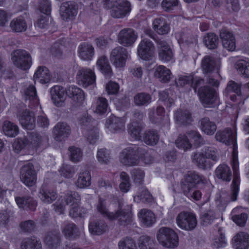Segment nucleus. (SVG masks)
Listing matches in <instances>:
<instances>
[{"mask_svg":"<svg viewBox=\"0 0 249 249\" xmlns=\"http://www.w3.org/2000/svg\"><path fill=\"white\" fill-rule=\"evenodd\" d=\"M132 214L129 209H119L112 215L110 216V220H117L118 223L121 225H126L131 221Z\"/></svg>","mask_w":249,"mask_h":249,"instance_id":"5701e85b","label":"nucleus"},{"mask_svg":"<svg viewBox=\"0 0 249 249\" xmlns=\"http://www.w3.org/2000/svg\"><path fill=\"white\" fill-rule=\"evenodd\" d=\"M155 48L153 42L144 38L139 43L137 52L140 57L144 60L150 59L154 55Z\"/></svg>","mask_w":249,"mask_h":249,"instance_id":"dca6fc26","label":"nucleus"},{"mask_svg":"<svg viewBox=\"0 0 249 249\" xmlns=\"http://www.w3.org/2000/svg\"><path fill=\"white\" fill-rule=\"evenodd\" d=\"M97 158L99 162L107 163L110 160L109 151L105 148H101L97 151Z\"/></svg>","mask_w":249,"mask_h":249,"instance_id":"0e129e2a","label":"nucleus"},{"mask_svg":"<svg viewBox=\"0 0 249 249\" xmlns=\"http://www.w3.org/2000/svg\"><path fill=\"white\" fill-rule=\"evenodd\" d=\"M2 129L4 134L10 137L16 136L19 131L18 125L8 120L3 121Z\"/></svg>","mask_w":249,"mask_h":249,"instance_id":"49530a36","label":"nucleus"},{"mask_svg":"<svg viewBox=\"0 0 249 249\" xmlns=\"http://www.w3.org/2000/svg\"><path fill=\"white\" fill-rule=\"evenodd\" d=\"M158 49L159 59L163 62H168L173 59V52L168 43L162 39L155 40Z\"/></svg>","mask_w":249,"mask_h":249,"instance_id":"a211bd4d","label":"nucleus"},{"mask_svg":"<svg viewBox=\"0 0 249 249\" xmlns=\"http://www.w3.org/2000/svg\"><path fill=\"white\" fill-rule=\"evenodd\" d=\"M235 68L244 77H249V61L244 60H238L235 64Z\"/></svg>","mask_w":249,"mask_h":249,"instance_id":"4d7b16f0","label":"nucleus"},{"mask_svg":"<svg viewBox=\"0 0 249 249\" xmlns=\"http://www.w3.org/2000/svg\"><path fill=\"white\" fill-rule=\"evenodd\" d=\"M44 242L51 249H56L61 244L60 233L55 231L48 232L45 237Z\"/></svg>","mask_w":249,"mask_h":249,"instance_id":"c756f323","label":"nucleus"},{"mask_svg":"<svg viewBox=\"0 0 249 249\" xmlns=\"http://www.w3.org/2000/svg\"><path fill=\"white\" fill-rule=\"evenodd\" d=\"M141 150V148L126 147L120 153L119 160L125 166H136L139 164L140 157L138 152Z\"/></svg>","mask_w":249,"mask_h":249,"instance_id":"6e6552de","label":"nucleus"},{"mask_svg":"<svg viewBox=\"0 0 249 249\" xmlns=\"http://www.w3.org/2000/svg\"><path fill=\"white\" fill-rule=\"evenodd\" d=\"M179 39L182 42L187 44H196L197 39L196 35L193 34L190 31L183 30L179 35Z\"/></svg>","mask_w":249,"mask_h":249,"instance_id":"6e6d98bb","label":"nucleus"},{"mask_svg":"<svg viewBox=\"0 0 249 249\" xmlns=\"http://www.w3.org/2000/svg\"><path fill=\"white\" fill-rule=\"evenodd\" d=\"M11 60L16 67L24 71L28 70L32 63L30 54L23 50H17L12 52Z\"/></svg>","mask_w":249,"mask_h":249,"instance_id":"0eeeda50","label":"nucleus"},{"mask_svg":"<svg viewBox=\"0 0 249 249\" xmlns=\"http://www.w3.org/2000/svg\"><path fill=\"white\" fill-rule=\"evenodd\" d=\"M78 13V6L72 1L63 2L60 8V14L64 20H68L74 18Z\"/></svg>","mask_w":249,"mask_h":249,"instance_id":"6ab92c4d","label":"nucleus"},{"mask_svg":"<svg viewBox=\"0 0 249 249\" xmlns=\"http://www.w3.org/2000/svg\"><path fill=\"white\" fill-rule=\"evenodd\" d=\"M49 141L48 137L45 134L41 135L33 133L31 136V143L35 147H46Z\"/></svg>","mask_w":249,"mask_h":249,"instance_id":"de8ad7c7","label":"nucleus"},{"mask_svg":"<svg viewBox=\"0 0 249 249\" xmlns=\"http://www.w3.org/2000/svg\"><path fill=\"white\" fill-rule=\"evenodd\" d=\"M68 150L69 158L72 162L76 163L82 160L83 153L79 148L71 146L69 148Z\"/></svg>","mask_w":249,"mask_h":249,"instance_id":"052dcab7","label":"nucleus"},{"mask_svg":"<svg viewBox=\"0 0 249 249\" xmlns=\"http://www.w3.org/2000/svg\"><path fill=\"white\" fill-rule=\"evenodd\" d=\"M156 237L159 244L164 248L173 249L178 246V236L177 233L170 228H160L157 231Z\"/></svg>","mask_w":249,"mask_h":249,"instance_id":"39448f33","label":"nucleus"},{"mask_svg":"<svg viewBox=\"0 0 249 249\" xmlns=\"http://www.w3.org/2000/svg\"><path fill=\"white\" fill-rule=\"evenodd\" d=\"M34 79L35 83L37 82L41 84H47L51 81L52 75L46 67L39 66L34 74Z\"/></svg>","mask_w":249,"mask_h":249,"instance_id":"bb28decb","label":"nucleus"},{"mask_svg":"<svg viewBox=\"0 0 249 249\" xmlns=\"http://www.w3.org/2000/svg\"><path fill=\"white\" fill-rule=\"evenodd\" d=\"M216 177L223 181L229 182L231 178V171L229 166L221 164L217 167L215 171Z\"/></svg>","mask_w":249,"mask_h":249,"instance_id":"c9c22d12","label":"nucleus"},{"mask_svg":"<svg viewBox=\"0 0 249 249\" xmlns=\"http://www.w3.org/2000/svg\"><path fill=\"white\" fill-rule=\"evenodd\" d=\"M87 213V210L83 207H80L79 203H74L70 210L69 214L73 218L82 217Z\"/></svg>","mask_w":249,"mask_h":249,"instance_id":"e2e57ef3","label":"nucleus"},{"mask_svg":"<svg viewBox=\"0 0 249 249\" xmlns=\"http://www.w3.org/2000/svg\"><path fill=\"white\" fill-rule=\"evenodd\" d=\"M9 27L14 33H23L27 29V23L24 17L19 16L11 20Z\"/></svg>","mask_w":249,"mask_h":249,"instance_id":"c85d7f7f","label":"nucleus"},{"mask_svg":"<svg viewBox=\"0 0 249 249\" xmlns=\"http://www.w3.org/2000/svg\"><path fill=\"white\" fill-rule=\"evenodd\" d=\"M141 222L146 227H150L156 222L155 214L150 210L142 209L138 213Z\"/></svg>","mask_w":249,"mask_h":249,"instance_id":"7c9ffc66","label":"nucleus"},{"mask_svg":"<svg viewBox=\"0 0 249 249\" xmlns=\"http://www.w3.org/2000/svg\"><path fill=\"white\" fill-rule=\"evenodd\" d=\"M175 118L178 124H190L192 121L191 115L189 111L179 109L175 113Z\"/></svg>","mask_w":249,"mask_h":249,"instance_id":"79ce46f5","label":"nucleus"},{"mask_svg":"<svg viewBox=\"0 0 249 249\" xmlns=\"http://www.w3.org/2000/svg\"><path fill=\"white\" fill-rule=\"evenodd\" d=\"M160 136L156 130H149L145 132L143 136V142L147 145L153 146L157 144Z\"/></svg>","mask_w":249,"mask_h":249,"instance_id":"09e8293b","label":"nucleus"},{"mask_svg":"<svg viewBox=\"0 0 249 249\" xmlns=\"http://www.w3.org/2000/svg\"><path fill=\"white\" fill-rule=\"evenodd\" d=\"M241 84L234 81H230L227 86L226 91L229 93H234L236 95H231L230 98L233 102L244 101L249 97V82L244 86L241 90Z\"/></svg>","mask_w":249,"mask_h":249,"instance_id":"423d86ee","label":"nucleus"},{"mask_svg":"<svg viewBox=\"0 0 249 249\" xmlns=\"http://www.w3.org/2000/svg\"><path fill=\"white\" fill-rule=\"evenodd\" d=\"M217 141L226 145H232L233 147L232 167L233 171V178L231 184V200H237L239 190L240 177L238 173V162L237 156L235 151L236 145V131L234 128H226L217 131L215 135Z\"/></svg>","mask_w":249,"mask_h":249,"instance_id":"f257e3e1","label":"nucleus"},{"mask_svg":"<svg viewBox=\"0 0 249 249\" xmlns=\"http://www.w3.org/2000/svg\"><path fill=\"white\" fill-rule=\"evenodd\" d=\"M76 80L79 85L84 88L90 87L94 88L96 85V76L91 70L82 68L77 72Z\"/></svg>","mask_w":249,"mask_h":249,"instance_id":"ddd939ff","label":"nucleus"},{"mask_svg":"<svg viewBox=\"0 0 249 249\" xmlns=\"http://www.w3.org/2000/svg\"><path fill=\"white\" fill-rule=\"evenodd\" d=\"M20 179L28 187L35 185L36 181V173L32 163L28 162L22 166L20 169Z\"/></svg>","mask_w":249,"mask_h":249,"instance_id":"4468645a","label":"nucleus"},{"mask_svg":"<svg viewBox=\"0 0 249 249\" xmlns=\"http://www.w3.org/2000/svg\"><path fill=\"white\" fill-rule=\"evenodd\" d=\"M54 139L57 141H62L66 139L71 133V128L67 123H57L53 130Z\"/></svg>","mask_w":249,"mask_h":249,"instance_id":"393cba45","label":"nucleus"},{"mask_svg":"<svg viewBox=\"0 0 249 249\" xmlns=\"http://www.w3.org/2000/svg\"><path fill=\"white\" fill-rule=\"evenodd\" d=\"M200 101L205 107L213 105L217 100V93L216 90L208 86L201 87L198 91Z\"/></svg>","mask_w":249,"mask_h":249,"instance_id":"f8f14e48","label":"nucleus"},{"mask_svg":"<svg viewBox=\"0 0 249 249\" xmlns=\"http://www.w3.org/2000/svg\"><path fill=\"white\" fill-rule=\"evenodd\" d=\"M128 132L131 137L137 140L141 138L143 124L141 121H131L128 125Z\"/></svg>","mask_w":249,"mask_h":249,"instance_id":"72a5a7b5","label":"nucleus"},{"mask_svg":"<svg viewBox=\"0 0 249 249\" xmlns=\"http://www.w3.org/2000/svg\"><path fill=\"white\" fill-rule=\"evenodd\" d=\"M165 113L164 108L161 106H159L156 108V112L154 108L149 110V117L153 123H158L162 119Z\"/></svg>","mask_w":249,"mask_h":249,"instance_id":"864d4df0","label":"nucleus"},{"mask_svg":"<svg viewBox=\"0 0 249 249\" xmlns=\"http://www.w3.org/2000/svg\"><path fill=\"white\" fill-rule=\"evenodd\" d=\"M51 99L54 105L57 107H61L64 105L67 99V93L63 87L56 85L50 89Z\"/></svg>","mask_w":249,"mask_h":249,"instance_id":"aec40b11","label":"nucleus"},{"mask_svg":"<svg viewBox=\"0 0 249 249\" xmlns=\"http://www.w3.org/2000/svg\"><path fill=\"white\" fill-rule=\"evenodd\" d=\"M78 53L82 59L90 60L94 55V48L90 44L83 43L78 47Z\"/></svg>","mask_w":249,"mask_h":249,"instance_id":"e433bc0d","label":"nucleus"},{"mask_svg":"<svg viewBox=\"0 0 249 249\" xmlns=\"http://www.w3.org/2000/svg\"><path fill=\"white\" fill-rule=\"evenodd\" d=\"M39 197L44 203H51L56 199L57 195L53 189L42 187L40 189Z\"/></svg>","mask_w":249,"mask_h":249,"instance_id":"4c0bfd02","label":"nucleus"},{"mask_svg":"<svg viewBox=\"0 0 249 249\" xmlns=\"http://www.w3.org/2000/svg\"><path fill=\"white\" fill-rule=\"evenodd\" d=\"M200 128L207 135H213L217 127L215 124L211 121L209 118L204 117L200 120Z\"/></svg>","mask_w":249,"mask_h":249,"instance_id":"c03bdc74","label":"nucleus"},{"mask_svg":"<svg viewBox=\"0 0 249 249\" xmlns=\"http://www.w3.org/2000/svg\"><path fill=\"white\" fill-rule=\"evenodd\" d=\"M203 41L206 47L209 49L215 48L218 43V37L213 33L207 34L204 37Z\"/></svg>","mask_w":249,"mask_h":249,"instance_id":"13d9d810","label":"nucleus"},{"mask_svg":"<svg viewBox=\"0 0 249 249\" xmlns=\"http://www.w3.org/2000/svg\"><path fill=\"white\" fill-rule=\"evenodd\" d=\"M129 57L127 49L118 46L112 50L110 54V60L116 68H121L125 66L126 61Z\"/></svg>","mask_w":249,"mask_h":249,"instance_id":"9d476101","label":"nucleus"},{"mask_svg":"<svg viewBox=\"0 0 249 249\" xmlns=\"http://www.w3.org/2000/svg\"><path fill=\"white\" fill-rule=\"evenodd\" d=\"M107 229V225L103 220L91 222L89 225V231L93 234L100 235Z\"/></svg>","mask_w":249,"mask_h":249,"instance_id":"a18cd8bd","label":"nucleus"},{"mask_svg":"<svg viewBox=\"0 0 249 249\" xmlns=\"http://www.w3.org/2000/svg\"><path fill=\"white\" fill-rule=\"evenodd\" d=\"M24 98L25 100L29 101V105L31 107L38 105L39 100L36 95V91L35 87L30 85L27 87L24 91Z\"/></svg>","mask_w":249,"mask_h":249,"instance_id":"58836bf2","label":"nucleus"},{"mask_svg":"<svg viewBox=\"0 0 249 249\" xmlns=\"http://www.w3.org/2000/svg\"><path fill=\"white\" fill-rule=\"evenodd\" d=\"M107 100L103 97H99L96 102L95 111L97 113L103 114L107 111Z\"/></svg>","mask_w":249,"mask_h":249,"instance_id":"774afa93","label":"nucleus"},{"mask_svg":"<svg viewBox=\"0 0 249 249\" xmlns=\"http://www.w3.org/2000/svg\"><path fill=\"white\" fill-rule=\"evenodd\" d=\"M130 3L127 0H118L111 10V15L114 18H123L130 11Z\"/></svg>","mask_w":249,"mask_h":249,"instance_id":"412c9836","label":"nucleus"},{"mask_svg":"<svg viewBox=\"0 0 249 249\" xmlns=\"http://www.w3.org/2000/svg\"><path fill=\"white\" fill-rule=\"evenodd\" d=\"M232 245L235 249H248L249 247V235L245 232H240L233 238Z\"/></svg>","mask_w":249,"mask_h":249,"instance_id":"a878e982","label":"nucleus"},{"mask_svg":"<svg viewBox=\"0 0 249 249\" xmlns=\"http://www.w3.org/2000/svg\"><path fill=\"white\" fill-rule=\"evenodd\" d=\"M59 171L62 176L66 178L72 177L75 173L74 167L68 164H63Z\"/></svg>","mask_w":249,"mask_h":249,"instance_id":"69168bd1","label":"nucleus"},{"mask_svg":"<svg viewBox=\"0 0 249 249\" xmlns=\"http://www.w3.org/2000/svg\"><path fill=\"white\" fill-rule=\"evenodd\" d=\"M137 37V34L133 29L127 28L119 32L117 36V40L120 44L128 47L133 45Z\"/></svg>","mask_w":249,"mask_h":249,"instance_id":"2eb2a0df","label":"nucleus"},{"mask_svg":"<svg viewBox=\"0 0 249 249\" xmlns=\"http://www.w3.org/2000/svg\"><path fill=\"white\" fill-rule=\"evenodd\" d=\"M201 66L203 72L207 75V83L218 87L219 82L216 78L219 76V64L216 63L210 56L206 55L202 59Z\"/></svg>","mask_w":249,"mask_h":249,"instance_id":"20e7f679","label":"nucleus"},{"mask_svg":"<svg viewBox=\"0 0 249 249\" xmlns=\"http://www.w3.org/2000/svg\"><path fill=\"white\" fill-rule=\"evenodd\" d=\"M154 76L159 79L161 83H168L172 77L171 71L166 67L160 65L158 66L155 71Z\"/></svg>","mask_w":249,"mask_h":249,"instance_id":"f704fd0d","label":"nucleus"},{"mask_svg":"<svg viewBox=\"0 0 249 249\" xmlns=\"http://www.w3.org/2000/svg\"><path fill=\"white\" fill-rule=\"evenodd\" d=\"M106 126L112 132H120L124 129L125 121L112 115L107 119Z\"/></svg>","mask_w":249,"mask_h":249,"instance_id":"b1692460","label":"nucleus"},{"mask_svg":"<svg viewBox=\"0 0 249 249\" xmlns=\"http://www.w3.org/2000/svg\"><path fill=\"white\" fill-rule=\"evenodd\" d=\"M220 38L223 47L230 51H233L236 48L235 38L232 32L226 29H222Z\"/></svg>","mask_w":249,"mask_h":249,"instance_id":"4be33fe9","label":"nucleus"},{"mask_svg":"<svg viewBox=\"0 0 249 249\" xmlns=\"http://www.w3.org/2000/svg\"><path fill=\"white\" fill-rule=\"evenodd\" d=\"M139 246L140 249H156V244L150 237L142 236L140 238Z\"/></svg>","mask_w":249,"mask_h":249,"instance_id":"5fc2aeb1","label":"nucleus"},{"mask_svg":"<svg viewBox=\"0 0 249 249\" xmlns=\"http://www.w3.org/2000/svg\"><path fill=\"white\" fill-rule=\"evenodd\" d=\"M207 179L195 171H190L186 176L182 182L181 189L183 194L189 198L198 200L201 197V193L195 189L196 184L207 183Z\"/></svg>","mask_w":249,"mask_h":249,"instance_id":"f03ea898","label":"nucleus"},{"mask_svg":"<svg viewBox=\"0 0 249 249\" xmlns=\"http://www.w3.org/2000/svg\"><path fill=\"white\" fill-rule=\"evenodd\" d=\"M20 249H42L40 240L36 237L23 239L20 244Z\"/></svg>","mask_w":249,"mask_h":249,"instance_id":"a19ab883","label":"nucleus"},{"mask_svg":"<svg viewBox=\"0 0 249 249\" xmlns=\"http://www.w3.org/2000/svg\"><path fill=\"white\" fill-rule=\"evenodd\" d=\"M153 28L157 34L161 35H166L170 31L169 25L163 17L157 18L153 20Z\"/></svg>","mask_w":249,"mask_h":249,"instance_id":"2f4dec72","label":"nucleus"},{"mask_svg":"<svg viewBox=\"0 0 249 249\" xmlns=\"http://www.w3.org/2000/svg\"><path fill=\"white\" fill-rule=\"evenodd\" d=\"M66 93L67 96H69L76 102H82L85 98L82 90L75 86L70 87Z\"/></svg>","mask_w":249,"mask_h":249,"instance_id":"8fccbe9b","label":"nucleus"},{"mask_svg":"<svg viewBox=\"0 0 249 249\" xmlns=\"http://www.w3.org/2000/svg\"><path fill=\"white\" fill-rule=\"evenodd\" d=\"M177 225L182 230H193L197 225L195 214L191 212L183 211L179 213L176 218Z\"/></svg>","mask_w":249,"mask_h":249,"instance_id":"1a4fd4ad","label":"nucleus"},{"mask_svg":"<svg viewBox=\"0 0 249 249\" xmlns=\"http://www.w3.org/2000/svg\"><path fill=\"white\" fill-rule=\"evenodd\" d=\"M90 184L91 176L89 172L87 170L81 171L75 182L76 186L79 188H85Z\"/></svg>","mask_w":249,"mask_h":249,"instance_id":"ea45409f","label":"nucleus"},{"mask_svg":"<svg viewBox=\"0 0 249 249\" xmlns=\"http://www.w3.org/2000/svg\"><path fill=\"white\" fill-rule=\"evenodd\" d=\"M17 116L21 125L25 129L31 130L35 126V114L27 108L18 111Z\"/></svg>","mask_w":249,"mask_h":249,"instance_id":"f3484780","label":"nucleus"},{"mask_svg":"<svg viewBox=\"0 0 249 249\" xmlns=\"http://www.w3.org/2000/svg\"><path fill=\"white\" fill-rule=\"evenodd\" d=\"M134 200L137 203H149L152 201L153 197L146 188L141 187L139 189L137 195L134 196Z\"/></svg>","mask_w":249,"mask_h":249,"instance_id":"37998d69","label":"nucleus"},{"mask_svg":"<svg viewBox=\"0 0 249 249\" xmlns=\"http://www.w3.org/2000/svg\"><path fill=\"white\" fill-rule=\"evenodd\" d=\"M66 205H70L71 208L74 206V203H80L81 197L79 194L76 192L68 191L64 196Z\"/></svg>","mask_w":249,"mask_h":249,"instance_id":"603ef678","label":"nucleus"},{"mask_svg":"<svg viewBox=\"0 0 249 249\" xmlns=\"http://www.w3.org/2000/svg\"><path fill=\"white\" fill-rule=\"evenodd\" d=\"M15 201L20 208L24 210L35 211L37 205L36 201L29 196L17 197Z\"/></svg>","mask_w":249,"mask_h":249,"instance_id":"473e14b6","label":"nucleus"},{"mask_svg":"<svg viewBox=\"0 0 249 249\" xmlns=\"http://www.w3.org/2000/svg\"><path fill=\"white\" fill-rule=\"evenodd\" d=\"M99 70L106 78H110L113 72L107 57L105 55L99 57L96 62Z\"/></svg>","mask_w":249,"mask_h":249,"instance_id":"cd10ccee","label":"nucleus"},{"mask_svg":"<svg viewBox=\"0 0 249 249\" xmlns=\"http://www.w3.org/2000/svg\"><path fill=\"white\" fill-rule=\"evenodd\" d=\"M187 134L188 136L180 134L176 141V146L184 151L190 149L192 147V144L188 139L189 138L193 140L196 144L200 143L202 141L200 134L196 131H190Z\"/></svg>","mask_w":249,"mask_h":249,"instance_id":"9b49d317","label":"nucleus"},{"mask_svg":"<svg viewBox=\"0 0 249 249\" xmlns=\"http://www.w3.org/2000/svg\"><path fill=\"white\" fill-rule=\"evenodd\" d=\"M150 94L145 92L137 93L134 97V104L137 106H147L151 102Z\"/></svg>","mask_w":249,"mask_h":249,"instance_id":"3c124183","label":"nucleus"},{"mask_svg":"<svg viewBox=\"0 0 249 249\" xmlns=\"http://www.w3.org/2000/svg\"><path fill=\"white\" fill-rule=\"evenodd\" d=\"M119 249H137L135 241L130 237L123 238L118 242Z\"/></svg>","mask_w":249,"mask_h":249,"instance_id":"bf43d9fd","label":"nucleus"},{"mask_svg":"<svg viewBox=\"0 0 249 249\" xmlns=\"http://www.w3.org/2000/svg\"><path fill=\"white\" fill-rule=\"evenodd\" d=\"M62 232L67 237L75 238L79 235V231L73 223L67 224L63 229Z\"/></svg>","mask_w":249,"mask_h":249,"instance_id":"680f3d73","label":"nucleus"},{"mask_svg":"<svg viewBox=\"0 0 249 249\" xmlns=\"http://www.w3.org/2000/svg\"><path fill=\"white\" fill-rule=\"evenodd\" d=\"M192 160L199 168L202 169H210L213 162L219 160L216 149L213 147H205L201 152H194L192 155Z\"/></svg>","mask_w":249,"mask_h":249,"instance_id":"7ed1b4c3","label":"nucleus"},{"mask_svg":"<svg viewBox=\"0 0 249 249\" xmlns=\"http://www.w3.org/2000/svg\"><path fill=\"white\" fill-rule=\"evenodd\" d=\"M214 218V213L211 211L205 212L200 216L201 223L204 226L211 224Z\"/></svg>","mask_w":249,"mask_h":249,"instance_id":"338daca9","label":"nucleus"}]
</instances>
